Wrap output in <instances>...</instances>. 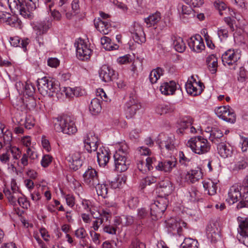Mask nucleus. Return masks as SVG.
Instances as JSON below:
<instances>
[{"mask_svg":"<svg viewBox=\"0 0 248 248\" xmlns=\"http://www.w3.org/2000/svg\"><path fill=\"white\" fill-rule=\"evenodd\" d=\"M186 146L195 154L202 155L209 151L210 145L206 139L201 136L191 138L187 142Z\"/></svg>","mask_w":248,"mask_h":248,"instance_id":"5","label":"nucleus"},{"mask_svg":"<svg viewBox=\"0 0 248 248\" xmlns=\"http://www.w3.org/2000/svg\"><path fill=\"white\" fill-rule=\"evenodd\" d=\"M219 154L223 158L231 156L232 154V148L230 145H227L223 142H220L217 145Z\"/></svg>","mask_w":248,"mask_h":248,"instance_id":"29","label":"nucleus"},{"mask_svg":"<svg viewBox=\"0 0 248 248\" xmlns=\"http://www.w3.org/2000/svg\"><path fill=\"white\" fill-rule=\"evenodd\" d=\"M8 3L12 12L18 13L24 17L28 16L36 8L35 2L27 0H8Z\"/></svg>","mask_w":248,"mask_h":248,"instance_id":"2","label":"nucleus"},{"mask_svg":"<svg viewBox=\"0 0 248 248\" xmlns=\"http://www.w3.org/2000/svg\"><path fill=\"white\" fill-rule=\"evenodd\" d=\"M61 8V9L58 10V9H53L52 11H51L50 14L51 16L52 17L53 19L54 20H56L58 21H60L62 19V15L61 14V12H65L63 11V10L62 9V8Z\"/></svg>","mask_w":248,"mask_h":248,"instance_id":"55","label":"nucleus"},{"mask_svg":"<svg viewBox=\"0 0 248 248\" xmlns=\"http://www.w3.org/2000/svg\"><path fill=\"white\" fill-rule=\"evenodd\" d=\"M214 6L217 9L220 16L227 15V12L230 11L226 4L223 1L217 0L214 2Z\"/></svg>","mask_w":248,"mask_h":248,"instance_id":"45","label":"nucleus"},{"mask_svg":"<svg viewBox=\"0 0 248 248\" xmlns=\"http://www.w3.org/2000/svg\"><path fill=\"white\" fill-rule=\"evenodd\" d=\"M156 177L151 176H147L141 180L140 186L141 189L144 188L147 186H150L156 182Z\"/></svg>","mask_w":248,"mask_h":248,"instance_id":"49","label":"nucleus"},{"mask_svg":"<svg viewBox=\"0 0 248 248\" xmlns=\"http://www.w3.org/2000/svg\"><path fill=\"white\" fill-rule=\"evenodd\" d=\"M101 44L106 50H114L118 48L119 46L111 42V39L107 36H104L101 39Z\"/></svg>","mask_w":248,"mask_h":248,"instance_id":"38","label":"nucleus"},{"mask_svg":"<svg viewBox=\"0 0 248 248\" xmlns=\"http://www.w3.org/2000/svg\"><path fill=\"white\" fill-rule=\"evenodd\" d=\"M193 122L192 118L189 116L182 117L178 123L179 128L177 130L178 134L183 135L185 130H188V127L191 126Z\"/></svg>","mask_w":248,"mask_h":248,"instance_id":"21","label":"nucleus"},{"mask_svg":"<svg viewBox=\"0 0 248 248\" xmlns=\"http://www.w3.org/2000/svg\"><path fill=\"white\" fill-rule=\"evenodd\" d=\"M52 157L49 155H43L41 161V164L44 168H46L49 166L52 162Z\"/></svg>","mask_w":248,"mask_h":248,"instance_id":"58","label":"nucleus"},{"mask_svg":"<svg viewBox=\"0 0 248 248\" xmlns=\"http://www.w3.org/2000/svg\"><path fill=\"white\" fill-rule=\"evenodd\" d=\"M164 70L160 67L153 69L149 75V80L152 84L155 83L157 80L163 75Z\"/></svg>","mask_w":248,"mask_h":248,"instance_id":"39","label":"nucleus"},{"mask_svg":"<svg viewBox=\"0 0 248 248\" xmlns=\"http://www.w3.org/2000/svg\"><path fill=\"white\" fill-rule=\"evenodd\" d=\"M129 248H146L145 245L137 240L132 241Z\"/></svg>","mask_w":248,"mask_h":248,"instance_id":"64","label":"nucleus"},{"mask_svg":"<svg viewBox=\"0 0 248 248\" xmlns=\"http://www.w3.org/2000/svg\"><path fill=\"white\" fill-rule=\"evenodd\" d=\"M172 40L173 46L176 51L180 53L183 52L186 48V46L183 39L179 36H174Z\"/></svg>","mask_w":248,"mask_h":248,"instance_id":"36","label":"nucleus"},{"mask_svg":"<svg viewBox=\"0 0 248 248\" xmlns=\"http://www.w3.org/2000/svg\"><path fill=\"white\" fill-rule=\"evenodd\" d=\"M35 124V120L34 118L29 115L26 117L25 122L24 123L25 128L30 129L34 126Z\"/></svg>","mask_w":248,"mask_h":248,"instance_id":"57","label":"nucleus"},{"mask_svg":"<svg viewBox=\"0 0 248 248\" xmlns=\"http://www.w3.org/2000/svg\"><path fill=\"white\" fill-rule=\"evenodd\" d=\"M75 235L78 238L81 240V241L80 242L81 245L83 247L86 245L87 242L86 238L88 236V234L84 228L80 227L75 232Z\"/></svg>","mask_w":248,"mask_h":248,"instance_id":"43","label":"nucleus"},{"mask_svg":"<svg viewBox=\"0 0 248 248\" xmlns=\"http://www.w3.org/2000/svg\"><path fill=\"white\" fill-rule=\"evenodd\" d=\"M161 149L165 148L168 151H173L175 150L174 137L172 135L167 136L165 139L161 140L159 143Z\"/></svg>","mask_w":248,"mask_h":248,"instance_id":"27","label":"nucleus"},{"mask_svg":"<svg viewBox=\"0 0 248 248\" xmlns=\"http://www.w3.org/2000/svg\"><path fill=\"white\" fill-rule=\"evenodd\" d=\"M217 183L212 181L204 182L203 183L204 188L208 190V194L210 195H214L216 193L217 189Z\"/></svg>","mask_w":248,"mask_h":248,"instance_id":"48","label":"nucleus"},{"mask_svg":"<svg viewBox=\"0 0 248 248\" xmlns=\"http://www.w3.org/2000/svg\"><path fill=\"white\" fill-rule=\"evenodd\" d=\"M241 201L237 205V209H240L243 207H248V191L244 192L243 195L241 196Z\"/></svg>","mask_w":248,"mask_h":248,"instance_id":"52","label":"nucleus"},{"mask_svg":"<svg viewBox=\"0 0 248 248\" xmlns=\"http://www.w3.org/2000/svg\"><path fill=\"white\" fill-rule=\"evenodd\" d=\"M17 164L19 167L23 168L28 166L29 164V160L27 154L24 153L23 154L21 158Z\"/></svg>","mask_w":248,"mask_h":248,"instance_id":"60","label":"nucleus"},{"mask_svg":"<svg viewBox=\"0 0 248 248\" xmlns=\"http://www.w3.org/2000/svg\"><path fill=\"white\" fill-rule=\"evenodd\" d=\"M17 202L19 205L23 208L27 209L30 206L29 202L24 197L18 198Z\"/></svg>","mask_w":248,"mask_h":248,"instance_id":"63","label":"nucleus"},{"mask_svg":"<svg viewBox=\"0 0 248 248\" xmlns=\"http://www.w3.org/2000/svg\"><path fill=\"white\" fill-rule=\"evenodd\" d=\"M83 141L85 150L89 153L95 151L98 147V139L93 132L86 133L83 137Z\"/></svg>","mask_w":248,"mask_h":248,"instance_id":"10","label":"nucleus"},{"mask_svg":"<svg viewBox=\"0 0 248 248\" xmlns=\"http://www.w3.org/2000/svg\"><path fill=\"white\" fill-rule=\"evenodd\" d=\"M217 34L221 40L226 39L228 37V31L224 27L218 29Z\"/></svg>","mask_w":248,"mask_h":248,"instance_id":"61","label":"nucleus"},{"mask_svg":"<svg viewBox=\"0 0 248 248\" xmlns=\"http://www.w3.org/2000/svg\"><path fill=\"white\" fill-rule=\"evenodd\" d=\"M206 62L210 71L212 74L215 73L217 68V60L216 56L214 55L209 56L207 58Z\"/></svg>","mask_w":248,"mask_h":248,"instance_id":"42","label":"nucleus"},{"mask_svg":"<svg viewBox=\"0 0 248 248\" xmlns=\"http://www.w3.org/2000/svg\"><path fill=\"white\" fill-rule=\"evenodd\" d=\"M18 85L20 86L22 85V89L20 90V92L23 93L24 96H27L29 97L33 96L35 93V88L31 83L25 82L24 84L18 83Z\"/></svg>","mask_w":248,"mask_h":248,"instance_id":"31","label":"nucleus"},{"mask_svg":"<svg viewBox=\"0 0 248 248\" xmlns=\"http://www.w3.org/2000/svg\"><path fill=\"white\" fill-rule=\"evenodd\" d=\"M176 89V84L173 81H170L169 82H164L160 87L161 93L166 95L173 94Z\"/></svg>","mask_w":248,"mask_h":248,"instance_id":"24","label":"nucleus"},{"mask_svg":"<svg viewBox=\"0 0 248 248\" xmlns=\"http://www.w3.org/2000/svg\"><path fill=\"white\" fill-rule=\"evenodd\" d=\"M75 45L77 58L82 61L89 59L92 50L88 47V45L83 40H80Z\"/></svg>","mask_w":248,"mask_h":248,"instance_id":"12","label":"nucleus"},{"mask_svg":"<svg viewBox=\"0 0 248 248\" xmlns=\"http://www.w3.org/2000/svg\"><path fill=\"white\" fill-rule=\"evenodd\" d=\"M237 220L239 223L238 232L242 237V241L246 246L248 247V218L238 217Z\"/></svg>","mask_w":248,"mask_h":248,"instance_id":"15","label":"nucleus"},{"mask_svg":"<svg viewBox=\"0 0 248 248\" xmlns=\"http://www.w3.org/2000/svg\"><path fill=\"white\" fill-rule=\"evenodd\" d=\"M160 19V13L156 12L144 18V21L148 27H151L156 24Z\"/></svg>","mask_w":248,"mask_h":248,"instance_id":"41","label":"nucleus"},{"mask_svg":"<svg viewBox=\"0 0 248 248\" xmlns=\"http://www.w3.org/2000/svg\"><path fill=\"white\" fill-rule=\"evenodd\" d=\"M137 164L138 169L142 173H145L148 171L146 161L143 160H138Z\"/></svg>","mask_w":248,"mask_h":248,"instance_id":"59","label":"nucleus"},{"mask_svg":"<svg viewBox=\"0 0 248 248\" xmlns=\"http://www.w3.org/2000/svg\"><path fill=\"white\" fill-rule=\"evenodd\" d=\"M248 167V162L247 157L243 154H240L236 158V162L234 167V170H239L245 169Z\"/></svg>","mask_w":248,"mask_h":248,"instance_id":"30","label":"nucleus"},{"mask_svg":"<svg viewBox=\"0 0 248 248\" xmlns=\"http://www.w3.org/2000/svg\"><path fill=\"white\" fill-rule=\"evenodd\" d=\"M98 21L94 22L96 29L103 34H107L110 31L111 24L110 22L103 20L99 18Z\"/></svg>","mask_w":248,"mask_h":248,"instance_id":"28","label":"nucleus"},{"mask_svg":"<svg viewBox=\"0 0 248 248\" xmlns=\"http://www.w3.org/2000/svg\"><path fill=\"white\" fill-rule=\"evenodd\" d=\"M200 192L195 188L186 192L185 195V200L187 202H195L199 200Z\"/></svg>","mask_w":248,"mask_h":248,"instance_id":"40","label":"nucleus"},{"mask_svg":"<svg viewBox=\"0 0 248 248\" xmlns=\"http://www.w3.org/2000/svg\"><path fill=\"white\" fill-rule=\"evenodd\" d=\"M10 42L12 46L17 47L19 46L23 48L25 51L27 49V46L29 44V40L28 38L22 40L20 41L19 38L17 36L10 37Z\"/></svg>","mask_w":248,"mask_h":248,"instance_id":"35","label":"nucleus"},{"mask_svg":"<svg viewBox=\"0 0 248 248\" xmlns=\"http://www.w3.org/2000/svg\"><path fill=\"white\" fill-rule=\"evenodd\" d=\"M141 107V104L137 100V97L133 93H131L129 95V99L126 102L124 106L126 118L127 119L132 118Z\"/></svg>","mask_w":248,"mask_h":248,"instance_id":"6","label":"nucleus"},{"mask_svg":"<svg viewBox=\"0 0 248 248\" xmlns=\"http://www.w3.org/2000/svg\"><path fill=\"white\" fill-rule=\"evenodd\" d=\"M10 151L12 154L13 158L17 160L19 158L21 155V151L18 148L16 147H12L10 149Z\"/></svg>","mask_w":248,"mask_h":248,"instance_id":"62","label":"nucleus"},{"mask_svg":"<svg viewBox=\"0 0 248 248\" xmlns=\"http://www.w3.org/2000/svg\"><path fill=\"white\" fill-rule=\"evenodd\" d=\"M69 162L71 163L70 167L71 169L75 171L79 169L83 164L81 153L78 152H75L72 154Z\"/></svg>","mask_w":248,"mask_h":248,"instance_id":"23","label":"nucleus"},{"mask_svg":"<svg viewBox=\"0 0 248 248\" xmlns=\"http://www.w3.org/2000/svg\"><path fill=\"white\" fill-rule=\"evenodd\" d=\"M145 161L148 171L153 170L154 168L155 169V166L157 165V163L155 157H148Z\"/></svg>","mask_w":248,"mask_h":248,"instance_id":"53","label":"nucleus"},{"mask_svg":"<svg viewBox=\"0 0 248 248\" xmlns=\"http://www.w3.org/2000/svg\"><path fill=\"white\" fill-rule=\"evenodd\" d=\"M241 53L239 50L229 49L225 52L222 55V61L224 65L232 66V69H235L236 62L241 58Z\"/></svg>","mask_w":248,"mask_h":248,"instance_id":"8","label":"nucleus"},{"mask_svg":"<svg viewBox=\"0 0 248 248\" xmlns=\"http://www.w3.org/2000/svg\"><path fill=\"white\" fill-rule=\"evenodd\" d=\"M228 197L226 201L230 204H233L237 202L239 198L241 197V193L238 186H232L230 188L228 193Z\"/></svg>","mask_w":248,"mask_h":248,"instance_id":"22","label":"nucleus"},{"mask_svg":"<svg viewBox=\"0 0 248 248\" xmlns=\"http://www.w3.org/2000/svg\"><path fill=\"white\" fill-rule=\"evenodd\" d=\"M150 217V210L149 208L142 207L138 209L137 217L139 219L146 218Z\"/></svg>","mask_w":248,"mask_h":248,"instance_id":"51","label":"nucleus"},{"mask_svg":"<svg viewBox=\"0 0 248 248\" xmlns=\"http://www.w3.org/2000/svg\"><path fill=\"white\" fill-rule=\"evenodd\" d=\"M186 224L183 221H176L174 219L169 220L167 222V227L169 233L173 235H178L180 236L182 232V227H186Z\"/></svg>","mask_w":248,"mask_h":248,"instance_id":"17","label":"nucleus"},{"mask_svg":"<svg viewBox=\"0 0 248 248\" xmlns=\"http://www.w3.org/2000/svg\"><path fill=\"white\" fill-rule=\"evenodd\" d=\"M167 202L166 199L160 198L151 204L150 210L152 219L157 220L162 217L167 209Z\"/></svg>","mask_w":248,"mask_h":248,"instance_id":"7","label":"nucleus"},{"mask_svg":"<svg viewBox=\"0 0 248 248\" xmlns=\"http://www.w3.org/2000/svg\"><path fill=\"white\" fill-rule=\"evenodd\" d=\"M1 136H2L3 137V140L5 144H10L13 139L11 131L8 129H6Z\"/></svg>","mask_w":248,"mask_h":248,"instance_id":"54","label":"nucleus"},{"mask_svg":"<svg viewBox=\"0 0 248 248\" xmlns=\"http://www.w3.org/2000/svg\"><path fill=\"white\" fill-rule=\"evenodd\" d=\"M101 108L100 100L96 98L93 99L89 106V110L91 113L95 115L100 112Z\"/></svg>","mask_w":248,"mask_h":248,"instance_id":"37","label":"nucleus"},{"mask_svg":"<svg viewBox=\"0 0 248 248\" xmlns=\"http://www.w3.org/2000/svg\"><path fill=\"white\" fill-rule=\"evenodd\" d=\"M56 119L57 122L54 124V129L57 132H62L68 135L74 134L77 132L75 122L72 117L63 115L58 117Z\"/></svg>","mask_w":248,"mask_h":248,"instance_id":"3","label":"nucleus"},{"mask_svg":"<svg viewBox=\"0 0 248 248\" xmlns=\"http://www.w3.org/2000/svg\"><path fill=\"white\" fill-rule=\"evenodd\" d=\"M132 38L134 41L138 44L144 43L146 41L145 33L143 28L138 23H135L131 30Z\"/></svg>","mask_w":248,"mask_h":248,"instance_id":"18","label":"nucleus"},{"mask_svg":"<svg viewBox=\"0 0 248 248\" xmlns=\"http://www.w3.org/2000/svg\"><path fill=\"white\" fill-rule=\"evenodd\" d=\"M215 112L217 117L226 122L234 123L236 121L234 111L229 106L219 107L215 109Z\"/></svg>","mask_w":248,"mask_h":248,"instance_id":"9","label":"nucleus"},{"mask_svg":"<svg viewBox=\"0 0 248 248\" xmlns=\"http://www.w3.org/2000/svg\"><path fill=\"white\" fill-rule=\"evenodd\" d=\"M84 183L90 187H95L99 184V179L98 172L92 168H88L83 175Z\"/></svg>","mask_w":248,"mask_h":248,"instance_id":"11","label":"nucleus"},{"mask_svg":"<svg viewBox=\"0 0 248 248\" xmlns=\"http://www.w3.org/2000/svg\"><path fill=\"white\" fill-rule=\"evenodd\" d=\"M129 148L127 144L122 143L113 155L115 170L117 171L123 172L126 170L130 164L127 159Z\"/></svg>","mask_w":248,"mask_h":248,"instance_id":"1","label":"nucleus"},{"mask_svg":"<svg viewBox=\"0 0 248 248\" xmlns=\"http://www.w3.org/2000/svg\"><path fill=\"white\" fill-rule=\"evenodd\" d=\"M85 93L84 90L79 87L75 88L68 87L65 89V94L68 97H79L83 95Z\"/></svg>","mask_w":248,"mask_h":248,"instance_id":"34","label":"nucleus"},{"mask_svg":"<svg viewBox=\"0 0 248 248\" xmlns=\"http://www.w3.org/2000/svg\"><path fill=\"white\" fill-rule=\"evenodd\" d=\"M206 234L208 238L215 240L219 236V231L215 223L208 224L206 227Z\"/></svg>","mask_w":248,"mask_h":248,"instance_id":"32","label":"nucleus"},{"mask_svg":"<svg viewBox=\"0 0 248 248\" xmlns=\"http://www.w3.org/2000/svg\"><path fill=\"white\" fill-rule=\"evenodd\" d=\"M52 25V20L46 18L43 21L38 22L34 27V29L36 31L37 35H42L46 33L47 30Z\"/></svg>","mask_w":248,"mask_h":248,"instance_id":"20","label":"nucleus"},{"mask_svg":"<svg viewBox=\"0 0 248 248\" xmlns=\"http://www.w3.org/2000/svg\"><path fill=\"white\" fill-rule=\"evenodd\" d=\"M98 196H102L103 198L107 197L108 192V186L105 184H97L95 186Z\"/></svg>","mask_w":248,"mask_h":248,"instance_id":"47","label":"nucleus"},{"mask_svg":"<svg viewBox=\"0 0 248 248\" xmlns=\"http://www.w3.org/2000/svg\"><path fill=\"white\" fill-rule=\"evenodd\" d=\"M37 87L43 96H53L59 91V86L52 79L44 77L37 80Z\"/></svg>","mask_w":248,"mask_h":248,"instance_id":"4","label":"nucleus"},{"mask_svg":"<svg viewBox=\"0 0 248 248\" xmlns=\"http://www.w3.org/2000/svg\"><path fill=\"white\" fill-rule=\"evenodd\" d=\"M187 42L190 48L194 52H201L205 48L203 40L200 35L192 36Z\"/></svg>","mask_w":248,"mask_h":248,"instance_id":"16","label":"nucleus"},{"mask_svg":"<svg viewBox=\"0 0 248 248\" xmlns=\"http://www.w3.org/2000/svg\"><path fill=\"white\" fill-rule=\"evenodd\" d=\"M202 176V172L200 170H191L187 172L185 179L187 182L194 184L199 181Z\"/></svg>","mask_w":248,"mask_h":248,"instance_id":"25","label":"nucleus"},{"mask_svg":"<svg viewBox=\"0 0 248 248\" xmlns=\"http://www.w3.org/2000/svg\"><path fill=\"white\" fill-rule=\"evenodd\" d=\"M198 242L191 238H186L181 245V248H198Z\"/></svg>","mask_w":248,"mask_h":248,"instance_id":"46","label":"nucleus"},{"mask_svg":"<svg viewBox=\"0 0 248 248\" xmlns=\"http://www.w3.org/2000/svg\"><path fill=\"white\" fill-rule=\"evenodd\" d=\"M161 191L163 193L164 196H168L172 191L171 183L169 181L164 182L160 184Z\"/></svg>","mask_w":248,"mask_h":248,"instance_id":"50","label":"nucleus"},{"mask_svg":"<svg viewBox=\"0 0 248 248\" xmlns=\"http://www.w3.org/2000/svg\"><path fill=\"white\" fill-rule=\"evenodd\" d=\"M0 20L1 21L9 22V24H10L11 22L14 24L16 21L15 18L13 20V18L10 16L9 14L3 12H0Z\"/></svg>","mask_w":248,"mask_h":248,"instance_id":"56","label":"nucleus"},{"mask_svg":"<svg viewBox=\"0 0 248 248\" xmlns=\"http://www.w3.org/2000/svg\"><path fill=\"white\" fill-rule=\"evenodd\" d=\"M186 89L188 93L194 96L201 94L203 91L202 88H197L194 83L191 82L186 84Z\"/></svg>","mask_w":248,"mask_h":248,"instance_id":"44","label":"nucleus"},{"mask_svg":"<svg viewBox=\"0 0 248 248\" xmlns=\"http://www.w3.org/2000/svg\"><path fill=\"white\" fill-rule=\"evenodd\" d=\"M176 164L177 161L175 158L163 159L157 162L155 170L165 173H170L176 167Z\"/></svg>","mask_w":248,"mask_h":248,"instance_id":"13","label":"nucleus"},{"mask_svg":"<svg viewBox=\"0 0 248 248\" xmlns=\"http://www.w3.org/2000/svg\"><path fill=\"white\" fill-rule=\"evenodd\" d=\"M99 74L102 80L105 82L117 79L118 73L110 67L106 65L102 66Z\"/></svg>","mask_w":248,"mask_h":248,"instance_id":"14","label":"nucleus"},{"mask_svg":"<svg viewBox=\"0 0 248 248\" xmlns=\"http://www.w3.org/2000/svg\"><path fill=\"white\" fill-rule=\"evenodd\" d=\"M110 157V153L105 148H100L97 152V162L100 167L106 166Z\"/></svg>","mask_w":248,"mask_h":248,"instance_id":"19","label":"nucleus"},{"mask_svg":"<svg viewBox=\"0 0 248 248\" xmlns=\"http://www.w3.org/2000/svg\"><path fill=\"white\" fill-rule=\"evenodd\" d=\"M209 140L217 145L220 142L225 141V139L221 131L217 128H214L211 131Z\"/></svg>","mask_w":248,"mask_h":248,"instance_id":"26","label":"nucleus"},{"mask_svg":"<svg viewBox=\"0 0 248 248\" xmlns=\"http://www.w3.org/2000/svg\"><path fill=\"white\" fill-rule=\"evenodd\" d=\"M175 109V107L174 104L168 103L158 105L156 108L155 111L157 113L162 115L172 112Z\"/></svg>","mask_w":248,"mask_h":248,"instance_id":"33","label":"nucleus"}]
</instances>
